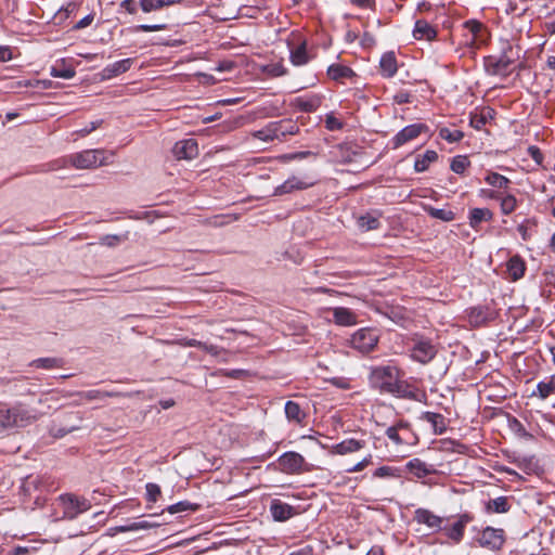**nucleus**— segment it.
<instances>
[{"mask_svg":"<svg viewBox=\"0 0 555 555\" xmlns=\"http://www.w3.org/2000/svg\"><path fill=\"white\" fill-rule=\"evenodd\" d=\"M401 371L396 365H379L371 369L370 385L380 392L399 398L414 399L415 395L410 385L400 378Z\"/></svg>","mask_w":555,"mask_h":555,"instance_id":"nucleus-1","label":"nucleus"},{"mask_svg":"<svg viewBox=\"0 0 555 555\" xmlns=\"http://www.w3.org/2000/svg\"><path fill=\"white\" fill-rule=\"evenodd\" d=\"M299 131L297 121L285 118L278 121H271L260 130L254 132V137L264 142L274 140L285 141L287 137L295 135Z\"/></svg>","mask_w":555,"mask_h":555,"instance_id":"nucleus-2","label":"nucleus"},{"mask_svg":"<svg viewBox=\"0 0 555 555\" xmlns=\"http://www.w3.org/2000/svg\"><path fill=\"white\" fill-rule=\"evenodd\" d=\"M34 420L35 416L22 406L0 409V433L13 427H23Z\"/></svg>","mask_w":555,"mask_h":555,"instance_id":"nucleus-3","label":"nucleus"},{"mask_svg":"<svg viewBox=\"0 0 555 555\" xmlns=\"http://www.w3.org/2000/svg\"><path fill=\"white\" fill-rule=\"evenodd\" d=\"M104 150H86L69 155L64 163L70 164L76 169H91L105 164Z\"/></svg>","mask_w":555,"mask_h":555,"instance_id":"nucleus-4","label":"nucleus"},{"mask_svg":"<svg viewBox=\"0 0 555 555\" xmlns=\"http://www.w3.org/2000/svg\"><path fill=\"white\" fill-rule=\"evenodd\" d=\"M379 341V334L376 328L364 327L354 332L350 339L349 345L352 349L362 354L373 351Z\"/></svg>","mask_w":555,"mask_h":555,"instance_id":"nucleus-5","label":"nucleus"},{"mask_svg":"<svg viewBox=\"0 0 555 555\" xmlns=\"http://www.w3.org/2000/svg\"><path fill=\"white\" fill-rule=\"evenodd\" d=\"M278 464L280 472L287 475H299L309 472L305 457L294 451L283 453L278 459Z\"/></svg>","mask_w":555,"mask_h":555,"instance_id":"nucleus-6","label":"nucleus"},{"mask_svg":"<svg viewBox=\"0 0 555 555\" xmlns=\"http://www.w3.org/2000/svg\"><path fill=\"white\" fill-rule=\"evenodd\" d=\"M413 347L411 348V358L422 364L429 363L437 354V348L430 339L424 337L413 338Z\"/></svg>","mask_w":555,"mask_h":555,"instance_id":"nucleus-7","label":"nucleus"},{"mask_svg":"<svg viewBox=\"0 0 555 555\" xmlns=\"http://www.w3.org/2000/svg\"><path fill=\"white\" fill-rule=\"evenodd\" d=\"M406 470L417 479H423L425 485H434L435 482L428 478L431 475H437L439 472L433 464H427L418 457L410 460L405 464Z\"/></svg>","mask_w":555,"mask_h":555,"instance_id":"nucleus-8","label":"nucleus"},{"mask_svg":"<svg viewBox=\"0 0 555 555\" xmlns=\"http://www.w3.org/2000/svg\"><path fill=\"white\" fill-rule=\"evenodd\" d=\"M60 502L63 506V516L68 519H74L77 515L90 508L86 499H78L73 494L61 495Z\"/></svg>","mask_w":555,"mask_h":555,"instance_id":"nucleus-9","label":"nucleus"},{"mask_svg":"<svg viewBox=\"0 0 555 555\" xmlns=\"http://www.w3.org/2000/svg\"><path fill=\"white\" fill-rule=\"evenodd\" d=\"M478 542L482 547L499 551L505 542V532L500 528L486 527L481 531Z\"/></svg>","mask_w":555,"mask_h":555,"instance_id":"nucleus-10","label":"nucleus"},{"mask_svg":"<svg viewBox=\"0 0 555 555\" xmlns=\"http://www.w3.org/2000/svg\"><path fill=\"white\" fill-rule=\"evenodd\" d=\"M428 131V126L425 124H412L406 127H404L402 130H400L392 139L391 144L392 149H398L402 146L403 144L415 140L418 138L423 132Z\"/></svg>","mask_w":555,"mask_h":555,"instance_id":"nucleus-11","label":"nucleus"},{"mask_svg":"<svg viewBox=\"0 0 555 555\" xmlns=\"http://www.w3.org/2000/svg\"><path fill=\"white\" fill-rule=\"evenodd\" d=\"M172 154L179 160L186 159L191 160L197 157L198 155V145L196 140L194 139H185L176 142L172 147Z\"/></svg>","mask_w":555,"mask_h":555,"instance_id":"nucleus-12","label":"nucleus"},{"mask_svg":"<svg viewBox=\"0 0 555 555\" xmlns=\"http://www.w3.org/2000/svg\"><path fill=\"white\" fill-rule=\"evenodd\" d=\"M472 520L473 516L468 513L460 515L450 528H444L447 537L454 543H460L463 540L466 526Z\"/></svg>","mask_w":555,"mask_h":555,"instance_id":"nucleus-13","label":"nucleus"},{"mask_svg":"<svg viewBox=\"0 0 555 555\" xmlns=\"http://www.w3.org/2000/svg\"><path fill=\"white\" fill-rule=\"evenodd\" d=\"M313 184H314L313 181L308 182V181L300 180L296 177H292V178L287 179L281 185L276 186L273 192V195L281 196L284 194L292 193L294 191L306 190V189L312 186Z\"/></svg>","mask_w":555,"mask_h":555,"instance_id":"nucleus-14","label":"nucleus"},{"mask_svg":"<svg viewBox=\"0 0 555 555\" xmlns=\"http://www.w3.org/2000/svg\"><path fill=\"white\" fill-rule=\"evenodd\" d=\"M414 520L418 524H424L434 530L442 529L443 518L425 508H418L415 511Z\"/></svg>","mask_w":555,"mask_h":555,"instance_id":"nucleus-15","label":"nucleus"},{"mask_svg":"<svg viewBox=\"0 0 555 555\" xmlns=\"http://www.w3.org/2000/svg\"><path fill=\"white\" fill-rule=\"evenodd\" d=\"M270 512L275 521H286L296 514L292 505L280 500H273L271 502Z\"/></svg>","mask_w":555,"mask_h":555,"instance_id":"nucleus-16","label":"nucleus"},{"mask_svg":"<svg viewBox=\"0 0 555 555\" xmlns=\"http://www.w3.org/2000/svg\"><path fill=\"white\" fill-rule=\"evenodd\" d=\"M413 37L416 40L431 41L437 37V30L427 21L417 20L414 25Z\"/></svg>","mask_w":555,"mask_h":555,"instance_id":"nucleus-17","label":"nucleus"},{"mask_svg":"<svg viewBox=\"0 0 555 555\" xmlns=\"http://www.w3.org/2000/svg\"><path fill=\"white\" fill-rule=\"evenodd\" d=\"M380 74L385 78H391L398 70V63L396 54L392 51L386 52L382 55L379 61Z\"/></svg>","mask_w":555,"mask_h":555,"instance_id":"nucleus-18","label":"nucleus"},{"mask_svg":"<svg viewBox=\"0 0 555 555\" xmlns=\"http://www.w3.org/2000/svg\"><path fill=\"white\" fill-rule=\"evenodd\" d=\"M421 420L429 423L436 435H442L447 430L446 418L442 414L426 411L422 413Z\"/></svg>","mask_w":555,"mask_h":555,"instance_id":"nucleus-19","label":"nucleus"},{"mask_svg":"<svg viewBox=\"0 0 555 555\" xmlns=\"http://www.w3.org/2000/svg\"><path fill=\"white\" fill-rule=\"evenodd\" d=\"M493 212L489 208H473L469 210L468 223L474 230H478L480 224L491 221Z\"/></svg>","mask_w":555,"mask_h":555,"instance_id":"nucleus-20","label":"nucleus"},{"mask_svg":"<svg viewBox=\"0 0 555 555\" xmlns=\"http://www.w3.org/2000/svg\"><path fill=\"white\" fill-rule=\"evenodd\" d=\"M293 105L300 112L311 113V112L317 111L320 107L321 96H319V95H310L307 98L299 96L294 100Z\"/></svg>","mask_w":555,"mask_h":555,"instance_id":"nucleus-21","label":"nucleus"},{"mask_svg":"<svg viewBox=\"0 0 555 555\" xmlns=\"http://www.w3.org/2000/svg\"><path fill=\"white\" fill-rule=\"evenodd\" d=\"M333 318L336 324L350 326L357 323L356 313L349 308L336 307L333 309Z\"/></svg>","mask_w":555,"mask_h":555,"instance_id":"nucleus-22","label":"nucleus"},{"mask_svg":"<svg viewBox=\"0 0 555 555\" xmlns=\"http://www.w3.org/2000/svg\"><path fill=\"white\" fill-rule=\"evenodd\" d=\"M495 112L491 107H483L480 112L470 114L469 124L473 128L480 130L489 120L493 119Z\"/></svg>","mask_w":555,"mask_h":555,"instance_id":"nucleus-23","label":"nucleus"},{"mask_svg":"<svg viewBox=\"0 0 555 555\" xmlns=\"http://www.w3.org/2000/svg\"><path fill=\"white\" fill-rule=\"evenodd\" d=\"M512 462L527 475L537 474L540 468L534 456H515Z\"/></svg>","mask_w":555,"mask_h":555,"instance_id":"nucleus-24","label":"nucleus"},{"mask_svg":"<svg viewBox=\"0 0 555 555\" xmlns=\"http://www.w3.org/2000/svg\"><path fill=\"white\" fill-rule=\"evenodd\" d=\"M486 512L489 514H503L511 509L509 499L507 496H498L486 503Z\"/></svg>","mask_w":555,"mask_h":555,"instance_id":"nucleus-25","label":"nucleus"},{"mask_svg":"<svg viewBox=\"0 0 555 555\" xmlns=\"http://www.w3.org/2000/svg\"><path fill=\"white\" fill-rule=\"evenodd\" d=\"M365 442L357 439H346L334 446V453L345 455L353 453L364 448Z\"/></svg>","mask_w":555,"mask_h":555,"instance_id":"nucleus-26","label":"nucleus"},{"mask_svg":"<svg viewBox=\"0 0 555 555\" xmlns=\"http://www.w3.org/2000/svg\"><path fill=\"white\" fill-rule=\"evenodd\" d=\"M139 2L141 10L144 13H151L153 11H158L163 8L181 3L182 0H139Z\"/></svg>","mask_w":555,"mask_h":555,"instance_id":"nucleus-27","label":"nucleus"},{"mask_svg":"<svg viewBox=\"0 0 555 555\" xmlns=\"http://www.w3.org/2000/svg\"><path fill=\"white\" fill-rule=\"evenodd\" d=\"M526 264L519 256L512 257L507 262V272L513 281H517L524 276Z\"/></svg>","mask_w":555,"mask_h":555,"instance_id":"nucleus-28","label":"nucleus"},{"mask_svg":"<svg viewBox=\"0 0 555 555\" xmlns=\"http://www.w3.org/2000/svg\"><path fill=\"white\" fill-rule=\"evenodd\" d=\"M438 159L436 151L428 150L423 155H418L414 163V170L416 172H424L428 169L429 165Z\"/></svg>","mask_w":555,"mask_h":555,"instance_id":"nucleus-29","label":"nucleus"},{"mask_svg":"<svg viewBox=\"0 0 555 555\" xmlns=\"http://www.w3.org/2000/svg\"><path fill=\"white\" fill-rule=\"evenodd\" d=\"M552 393H555V375L550 376L546 380L538 383L537 392H533L532 395H538L540 399L545 400Z\"/></svg>","mask_w":555,"mask_h":555,"instance_id":"nucleus-30","label":"nucleus"},{"mask_svg":"<svg viewBox=\"0 0 555 555\" xmlns=\"http://www.w3.org/2000/svg\"><path fill=\"white\" fill-rule=\"evenodd\" d=\"M513 61L505 54L501 55L489 66L492 67V74L494 75H507L511 72V65Z\"/></svg>","mask_w":555,"mask_h":555,"instance_id":"nucleus-31","label":"nucleus"},{"mask_svg":"<svg viewBox=\"0 0 555 555\" xmlns=\"http://www.w3.org/2000/svg\"><path fill=\"white\" fill-rule=\"evenodd\" d=\"M131 65H132V60L125 59V60L117 61V62L108 65L104 69V72L107 74V77L118 76V75L129 70Z\"/></svg>","mask_w":555,"mask_h":555,"instance_id":"nucleus-32","label":"nucleus"},{"mask_svg":"<svg viewBox=\"0 0 555 555\" xmlns=\"http://www.w3.org/2000/svg\"><path fill=\"white\" fill-rule=\"evenodd\" d=\"M327 75L333 80H341L351 77L353 72L347 66L333 64L327 68Z\"/></svg>","mask_w":555,"mask_h":555,"instance_id":"nucleus-33","label":"nucleus"},{"mask_svg":"<svg viewBox=\"0 0 555 555\" xmlns=\"http://www.w3.org/2000/svg\"><path fill=\"white\" fill-rule=\"evenodd\" d=\"M291 62L295 66H301L309 62L306 42H302L296 49L291 51Z\"/></svg>","mask_w":555,"mask_h":555,"instance_id":"nucleus-34","label":"nucleus"},{"mask_svg":"<svg viewBox=\"0 0 555 555\" xmlns=\"http://www.w3.org/2000/svg\"><path fill=\"white\" fill-rule=\"evenodd\" d=\"M285 414L288 421H293L296 423H301V421L305 417V414L301 411L300 405L294 401H287L285 403Z\"/></svg>","mask_w":555,"mask_h":555,"instance_id":"nucleus-35","label":"nucleus"},{"mask_svg":"<svg viewBox=\"0 0 555 555\" xmlns=\"http://www.w3.org/2000/svg\"><path fill=\"white\" fill-rule=\"evenodd\" d=\"M425 210L430 217L446 222L453 221L455 219V214L449 209H440L429 206L426 207Z\"/></svg>","mask_w":555,"mask_h":555,"instance_id":"nucleus-36","label":"nucleus"},{"mask_svg":"<svg viewBox=\"0 0 555 555\" xmlns=\"http://www.w3.org/2000/svg\"><path fill=\"white\" fill-rule=\"evenodd\" d=\"M486 182L496 189H507L511 181L508 178L498 173L490 172L485 178Z\"/></svg>","mask_w":555,"mask_h":555,"instance_id":"nucleus-37","label":"nucleus"},{"mask_svg":"<svg viewBox=\"0 0 555 555\" xmlns=\"http://www.w3.org/2000/svg\"><path fill=\"white\" fill-rule=\"evenodd\" d=\"M36 367L51 370L59 369L64 365V361L61 358H40L33 362Z\"/></svg>","mask_w":555,"mask_h":555,"instance_id":"nucleus-38","label":"nucleus"},{"mask_svg":"<svg viewBox=\"0 0 555 555\" xmlns=\"http://www.w3.org/2000/svg\"><path fill=\"white\" fill-rule=\"evenodd\" d=\"M358 225L363 231L376 230L380 227L379 219L366 214L358 219Z\"/></svg>","mask_w":555,"mask_h":555,"instance_id":"nucleus-39","label":"nucleus"},{"mask_svg":"<svg viewBox=\"0 0 555 555\" xmlns=\"http://www.w3.org/2000/svg\"><path fill=\"white\" fill-rule=\"evenodd\" d=\"M470 162L465 155H457L451 162V170L457 175H463Z\"/></svg>","mask_w":555,"mask_h":555,"instance_id":"nucleus-40","label":"nucleus"},{"mask_svg":"<svg viewBox=\"0 0 555 555\" xmlns=\"http://www.w3.org/2000/svg\"><path fill=\"white\" fill-rule=\"evenodd\" d=\"M439 137L450 143H455L464 138V133L461 130H450L449 128H441L439 130Z\"/></svg>","mask_w":555,"mask_h":555,"instance_id":"nucleus-41","label":"nucleus"},{"mask_svg":"<svg viewBox=\"0 0 555 555\" xmlns=\"http://www.w3.org/2000/svg\"><path fill=\"white\" fill-rule=\"evenodd\" d=\"M517 206V199L514 195L508 194L501 198V211L503 215L512 214Z\"/></svg>","mask_w":555,"mask_h":555,"instance_id":"nucleus-42","label":"nucleus"},{"mask_svg":"<svg viewBox=\"0 0 555 555\" xmlns=\"http://www.w3.org/2000/svg\"><path fill=\"white\" fill-rule=\"evenodd\" d=\"M197 508H198L197 504H192L188 501H181V502H178L176 504L168 506L167 511L170 514H176V513L185 512V511H196Z\"/></svg>","mask_w":555,"mask_h":555,"instance_id":"nucleus-43","label":"nucleus"},{"mask_svg":"<svg viewBox=\"0 0 555 555\" xmlns=\"http://www.w3.org/2000/svg\"><path fill=\"white\" fill-rule=\"evenodd\" d=\"M78 395L82 399L91 401V400H99V399L112 397L114 393L93 389V390H88V391H81Z\"/></svg>","mask_w":555,"mask_h":555,"instance_id":"nucleus-44","label":"nucleus"},{"mask_svg":"<svg viewBox=\"0 0 555 555\" xmlns=\"http://www.w3.org/2000/svg\"><path fill=\"white\" fill-rule=\"evenodd\" d=\"M374 477L376 478H395L399 477L398 469L391 466H380L378 467L374 474Z\"/></svg>","mask_w":555,"mask_h":555,"instance_id":"nucleus-45","label":"nucleus"},{"mask_svg":"<svg viewBox=\"0 0 555 555\" xmlns=\"http://www.w3.org/2000/svg\"><path fill=\"white\" fill-rule=\"evenodd\" d=\"M145 488L147 501L155 503L162 494L159 486L153 482H149Z\"/></svg>","mask_w":555,"mask_h":555,"instance_id":"nucleus-46","label":"nucleus"},{"mask_svg":"<svg viewBox=\"0 0 555 555\" xmlns=\"http://www.w3.org/2000/svg\"><path fill=\"white\" fill-rule=\"evenodd\" d=\"M464 27L473 34V39H477L483 30V25L476 20H468L464 23Z\"/></svg>","mask_w":555,"mask_h":555,"instance_id":"nucleus-47","label":"nucleus"},{"mask_svg":"<svg viewBox=\"0 0 555 555\" xmlns=\"http://www.w3.org/2000/svg\"><path fill=\"white\" fill-rule=\"evenodd\" d=\"M325 127L330 131H336V130L343 129L344 124L339 119H337L334 115L330 114V115H326Z\"/></svg>","mask_w":555,"mask_h":555,"instance_id":"nucleus-48","label":"nucleus"},{"mask_svg":"<svg viewBox=\"0 0 555 555\" xmlns=\"http://www.w3.org/2000/svg\"><path fill=\"white\" fill-rule=\"evenodd\" d=\"M166 28H167L166 24H154V25L141 24V25H137L133 28V30L134 31H143V33H152V31L165 30Z\"/></svg>","mask_w":555,"mask_h":555,"instance_id":"nucleus-49","label":"nucleus"},{"mask_svg":"<svg viewBox=\"0 0 555 555\" xmlns=\"http://www.w3.org/2000/svg\"><path fill=\"white\" fill-rule=\"evenodd\" d=\"M51 75L53 77H60L64 79H70L75 76V70L73 68H57L52 67Z\"/></svg>","mask_w":555,"mask_h":555,"instance_id":"nucleus-50","label":"nucleus"},{"mask_svg":"<svg viewBox=\"0 0 555 555\" xmlns=\"http://www.w3.org/2000/svg\"><path fill=\"white\" fill-rule=\"evenodd\" d=\"M102 124H103L102 119L91 121L87 127L77 130L76 133L79 134L80 137H86V135L90 134L92 131L100 128L102 126Z\"/></svg>","mask_w":555,"mask_h":555,"instance_id":"nucleus-51","label":"nucleus"},{"mask_svg":"<svg viewBox=\"0 0 555 555\" xmlns=\"http://www.w3.org/2000/svg\"><path fill=\"white\" fill-rule=\"evenodd\" d=\"M125 240L124 236L120 235H105L101 238L103 245L108 247H115L120 244Z\"/></svg>","mask_w":555,"mask_h":555,"instance_id":"nucleus-52","label":"nucleus"},{"mask_svg":"<svg viewBox=\"0 0 555 555\" xmlns=\"http://www.w3.org/2000/svg\"><path fill=\"white\" fill-rule=\"evenodd\" d=\"M386 436L397 446H400L403 443V440L401 439V437L398 434L397 426L388 427L386 430Z\"/></svg>","mask_w":555,"mask_h":555,"instance_id":"nucleus-53","label":"nucleus"},{"mask_svg":"<svg viewBox=\"0 0 555 555\" xmlns=\"http://www.w3.org/2000/svg\"><path fill=\"white\" fill-rule=\"evenodd\" d=\"M371 461H372V456L369 455L367 457H364L362 461H360L359 463H357L354 466L348 468L346 472L347 473H357V472H361L363 470L366 466H369L371 464Z\"/></svg>","mask_w":555,"mask_h":555,"instance_id":"nucleus-54","label":"nucleus"},{"mask_svg":"<svg viewBox=\"0 0 555 555\" xmlns=\"http://www.w3.org/2000/svg\"><path fill=\"white\" fill-rule=\"evenodd\" d=\"M151 527H152V525L147 521H139V522H133L129 527H120L119 531L125 532L128 530L147 529Z\"/></svg>","mask_w":555,"mask_h":555,"instance_id":"nucleus-55","label":"nucleus"},{"mask_svg":"<svg viewBox=\"0 0 555 555\" xmlns=\"http://www.w3.org/2000/svg\"><path fill=\"white\" fill-rule=\"evenodd\" d=\"M528 153L537 164H541L543 162V155L539 147L533 145L529 146Z\"/></svg>","mask_w":555,"mask_h":555,"instance_id":"nucleus-56","label":"nucleus"},{"mask_svg":"<svg viewBox=\"0 0 555 555\" xmlns=\"http://www.w3.org/2000/svg\"><path fill=\"white\" fill-rule=\"evenodd\" d=\"M351 2L360 8H366L371 10H375L376 5L375 0H351Z\"/></svg>","mask_w":555,"mask_h":555,"instance_id":"nucleus-57","label":"nucleus"},{"mask_svg":"<svg viewBox=\"0 0 555 555\" xmlns=\"http://www.w3.org/2000/svg\"><path fill=\"white\" fill-rule=\"evenodd\" d=\"M12 59V51L10 47L0 46V63L7 62Z\"/></svg>","mask_w":555,"mask_h":555,"instance_id":"nucleus-58","label":"nucleus"},{"mask_svg":"<svg viewBox=\"0 0 555 555\" xmlns=\"http://www.w3.org/2000/svg\"><path fill=\"white\" fill-rule=\"evenodd\" d=\"M120 7L124 8L130 14H134L137 12V7L133 0H124L120 3Z\"/></svg>","mask_w":555,"mask_h":555,"instance_id":"nucleus-59","label":"nucleus"},{"mask_svg":"<svg viewBox=\"0 0 555 555\" xmlns=\"http://www.w3.org/2000/svg\"><path fill=\"white\" fill-rule=\"evenodd\" d=\"M93 21V15L89 14L87 16H85L83 18H81L76 25H75V29H82L87 26H89Z\"/></svg>","mask_w":555,"mask_h":555,"instance_id":"nucleus-60","label":"nucleus"},{"mask_svg":"<svg viewBox=\"0 0 555 555\" xmlns=\"http://www.w3.org/2000/svg\"><path fill=\"white\" fill-rule=\"evenodd\" d=\"M80 426L79 425H72V426H68V427H64V428H60L57 429V431L54 434L55 437H64L65 435L76 430V429H79Z\"/></svg>","mask_w":555,"mask_h":555,"instance_id":"nucleus-61","label":"nucleus"},{"mask_svg":"<svg viewBox=\"0 0 555 555\" xmlns=\"http://www.w3.org/2000/svg\"><path fill=\"white\" fill-rule=\"evenodd\" d=\"M288 555H313V547L311 545H306L305 547L294 551Z\"/></svg>","mask_w":555,"mask_h":555,"instance_id":"nucleus-62","label":"nucleus"},{"mask_svg":"<svg viewBox=\"0 0 555 555\" xmlns=\"http://www.w3.org/2000/svg\"><path fill=\"white\" fill-rule=\"evenodd\" d=\"M409 98H410L409 93L400 92L395 95V101L398 104H403V103H408L410 101Z\"/></svg>","mask_w":555,"mask_h":555,"instance_id":"nucleus-63","label":"nucleus"},{"mask_svg":"<svg viewBox=\"0 0 555 555\" xmlns=\"http://www.w3.org/2000/svg\"><path fill=\"white\" fill-rule=\"evenodd\" d=\"M366 555H385V553L382 546L374 545L371 547Z\"/></svg>","mask_w":555,"mask_h":555,"instance_id":"nucleus-64","label":"nucleus"}]
</instances>
